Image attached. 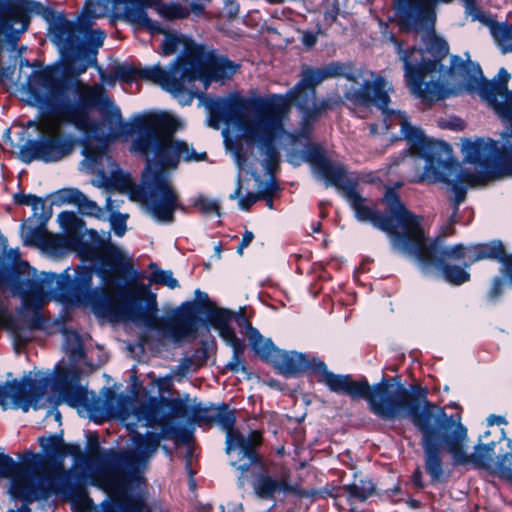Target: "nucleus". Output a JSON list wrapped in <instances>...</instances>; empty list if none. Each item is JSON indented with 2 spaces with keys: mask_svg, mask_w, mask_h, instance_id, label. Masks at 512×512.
<instances>
[{
  "mask_svg": "<svg viewBox=\"0 0 512 512\" xmlns=\"http://www.w3.org/2000/svg\"><path fill=\"white\" fill-rule=\"evenodd\" d=\"M160 26H162L160 24ZM163 32L161 34H165V37H164V40H163V43H162V50H163V54L164 55H172L174 53H176L180 47V45H183L184 49L183 51L179 54L181 55L187 46H190V45H195L194 43H187L185 41V38L181 35H177V34H170V33H165V30L163 27H161ZM152 34H159L158 32H151Z\"/></svg>",
  "mask_w": 512,
  "mask_h": 512,
  "instance_id": "40",
  "label": "nucleus"
},
{
  "mask_svg": "<svg viewBox=\"0 0 512 512\" xmlns=\"http://www.w3.org/2000/svg\"><path fill=\"white\" fill-rule=\"evenodd\" d=\"M88 446H89L90 452L92 454H97L99 452L100 446H99V442H98L97 436L91 435L89 437Z\"/></svg>",
  "mask_w": 512,
  "mask_h": 512,
  "instance_id": "63",
  "label": "nucleus"
},
{
  "mask_svg": "<svg viewBox=\"0 0 512 512\" xmlns=\"http://www.w3.org/2000/svg\"><path fill=\"white\" fill-rule=\"evenodd\" d=\"M360 73L352 63L332 62L322 69H307L302 79L285 94H270L266 97H251L249 104L256 106L259 115L252 123L253 136H262V140L271 147L270 141L285 132L289 120L291 104L300 113V136H309L314 124L329 110L342 102L338 94L328 95L318 100L316 86L326 78L344 77L349 81L358 82Z\"/></svg>",
  "mask_w": 512,
  "mask_h": 512,
  "instance_id": "5",
  "label": "nucleus"
},
{
  "mask_svg": "<svg viewBox=\"0 0 512 512\" xmlns=\"http://www.w3.org/2000/svg\"><path fill=\"white\" fill-rule=\"evenodd\" d=\"M233 319L242 332L247 335L249 344L253 351L258 356L269 355L268 349H271L272 347V340L270 338H264L261 333L251 325L244 313H233Z\"/></svg>",
  "mask_w": 512,
  "mask_h": 512,
  "instance_id": "30",
  "label": "nucleus"
},
{
  "mask_svg": "<svg viewBox=\"0 0 512 512\" xmlns=\"http://www.w3.org/2000/svg\"><path fill=\"white\" fill-rule=\"evenodd\" d=\"M507 445L509 447V451H507L503 455H499L497 459V469L498 471L505 477H508V471L512 470V440L508 439Z\"/></svg>",
  "mask_w": 512,
  "mask_h": 512,
  "instance_id": "49",
  "label": "nucleus"
},
{
  "mask_svg": "<svg viewBox=\"0 0 512 512\" xmlns=\"http://www.w3.org/2000/svg\"><path fill=\"white\" fill-rule=\"evenodd\" d=\"M232 347L233 353L230 361L227 363L226 368L232 372L245 371V367L241 360V355L244 350L243 342L240 339L227 343Z\"/></svg>",
  "mask_w": 512,
  "mask_h": 512,
  "instance_id": "43",
  "label": "nucleus"
},
{
  "mask_svg": "<svg viewBox=\"0 0 512 512\" xmlns=\"http://www.w3.org/2000/svg\"><path fill=\"white\" fill-rule=\"evenodd\" d=\"M41 248L54 256H61L70 250V240L63 236L46 238Z\"/></svg>",
  "mask_w": 512,
  "mask_h": 512,
  "instance_id": "42",
  "label": "nucleus"
},
{
  "mask_svg": "<svg viewBox=\"0 0 512 512\" xmlns=\"http://www.w3.org/2000/svg\"><path fill=\"white\" fill-rule=\"evenodd\" d=\"M82 154L84 155V159L81 162L83 169L92 173H98L103 179V183L93 181L92 184L96 187L107 186L110 180L106 178L103 168V160L106 156V146L101 145L100 147L93 148L86 144L83 147Z\"/></svg>",
  "mask_w": 512,
  "mask_h": 512,
  "instance_id": "31",
  "label": "nucleus"
},
{
  "mask_svg": "<svg viewBox=\"0 0 512 512\" xmlns=\"http://www.w3.org/2000/svg\"><path fill=\"white\" fill-rule=\"evenodd\" d=\"M148 0H85V4L76 21L67 19L63 12H55L44 17L48 22V35L51 42L62 54L81 56L95 55L103 45L106 34L101 29H93L96 19L111 16L122 19L137 28L149 32L162 33L158 21L147 15Z\"/></svg>",
  "mask_w": 512,
  "mask_h": 512,
  "instance_id": "7",
  "label": "nucleus"
},
{
  "mask_svg": "<svg viewBox=\"0 0 512 512\" xmlns=\"http://www.w3.org/2000/svg\"><path fill=\"white\" fill-rule=\"evenodd\" d=\"M426 51L433 56V60L427 59L424 56L425 61H435L437 62V70H439V76H441L444 66L441 64V61L448 55L449 53V45L447 41L436 35H429L425 40ZM425 54V52L423 51Z\"/></svg>",
  "mask_w": 512,
  "mask_h": 512,
  "instance_id": "34",
  "label": "nucleus"
},
{
  "mask_svg": "<svg viewBox=\"0 0 512 512\" xmlns=\"http://www.w3.org/2000/svg\"><path fill=\"white\" fill-rule=\"evenodd\" d=\"M390 41L403 63L405 81L411 94L424 101L431 102L446 99L453 94L438 80L424 82L426 76L434 73L439 74V70H437V62L424 60L422 49L416 47L404 49L393 35L390 36Z\"/></svg>",
  "mask_w": 512,
  "mask_h": 512,
  "instance_id": "14",
  "label": "nucleus"
},
{
  "mask_svg": "<svg viewBox=\"0 0 512 512\" xmlns=\"http://www.w3.org/2000/svg\"><path fill=\"white\" fill-rule=\"evenodd\" d=\"M30 207L32 208L33 214L29 219L48 222L52 216L51 209L46 207L45 201L40 197H36Z\"/></svg>",
  "mask_w": 512,
  "mask_h": 512,
  "instance_id": "46",
  "label": "nucleus"
},
{
  "mask_svg": "<svg viewBox=\"0 0 512 512\" xmlns=\"http://www.w3.org/2000/svg\"><path fill=\"white\" fill-rule=\"evenodd\" d=\"M151 282L175 289L179 287L178 280L174 277L171 270L155 269L151 275Z\"/></svg>",
  "mask_w": 512,
  "mask_h": 512,
  "instance_id": "45",
  "label": "nucleus"
},
{
  "mask_svg": "<svg viewBox=\"0 0 512 512\" xmlns=\"http://www.w3.org/2000/svg\"><path fill=\"white\" fill-rule=\"evenodd\" d=\"M371 80H365L361 85H351L344 97L355 104L375 105L384 114V122L387 129L397 120L395 125L401 128V135L409 145L414 161L424 160L423 171L415 176L414 182L429 184L445 183L452 195L448 198L452 206V213L447 224L443 227L445 234L453 233V225L458 222L459 206L465 202L468 184L467 174H474L467 170L459 169V166L447 158L451 148L448 144L428 138L423 130L413 126L404 112L389 108L390 96L393 87L385 78L370 72Z\"/></svg>",
  "mask_w": 512,
  "mask_h": 512,
  "instance_id": "4",
  "label": "nucleus"
},
{
  "mask_svg": "<svg viewBox=\"0 0 512 512\" xmlns=\"http://www.w3.org/2000/svg\"><path fill=\"white\" fill-rule=\"evenodd\" d=\"M76 221V215L72 211H63L58 215V222L65 228H70Z\"/></svg>",
  "mask_w": 512,
  "mask_h": 512,
  "instance_id": "54",
  "label": "nucleus"
},
{
  "mask_svg": "<svg viewBox=\"0 0 512 512\" xmlns=\"http://www.w3.org/2000/svg\"><path fill=\"white\" fill-rule=\"evenodd\" d=\"M440 125L442 127L450 128V129H453V130H459V129L463 128V124H462L461 120L457 119V118L456 119H452V120H450L448 122L442 121L440 123Z\"/></svg>",
  "mask_w": 512,
  "mask_h": 512,
  "instance_id": "62",
  "label": "nucleus"
},
{
  "mask_svg": "<svg viewBox=\"0 0 512 512\" xmlns=\"http://www.w3.org/2000/svg\"><path fill=\"white\" fill-rule=\"evenodd\" d=\"M129 296L131 299L124 302L120 308L125 319L148 330L156 331L173 342L197 338L199 320L188 309L191 303H183L178 311L159 317L155 298L143 303V300L136 299L133 293L129 292Z\"/></svg>",
  "mask_w": 512,
  "mask_h": 512,
  "instance_id": "12",
  "label": "nucleus"
},
{
  "mask_svg": "<svg viewBox=\"0 0 512 512\" xmlns=\"http://www.w3.org/2000/svg\"><path fill=\"white\" fill-rule=\"evenodd\" d=\"M88 237L89 242H79L77 251L81 258L99 262L97 274L104 282L112 280L113 271H129L131 266L126 253L111 241L109 231L99 233L96 230H89Z\"/></svg>",
  "mask_w": 512,
  "mask_h": 512,
  "instance_id": "18",
  "label": "nucleus"
},
{
  "mask_svg": "<svg viewBox=\"0 0 512 512\" xmlns=\"http://www.w3.org/2000/svg\"><path fill=\"white\" fill-rule=\"evenodd\" d=\"M193 365V361L190 358H185L180 361V363L172 370L173 376L184 377L190 370Z\"/></svg>",
  "mask_w": 512,
  "mask_h": 512,
  "instance_id": "53",
  "label": "nucleus"
},
{
  "mask_svg": "<svg viewBox=\"0 0 512 512\" xmlns=\"http://www.w3.org/2000/svg\"><path fill=\"white\" fill-rule=\"evenodd\" d=\"M53 392L59 396V401L71 407L86 406L88 399L87 389L80 383V374L76 369L62 371L54 378Z\"/></svg>",
  "mask_w": 512,
  "mask_h": 512,
  "instance_id": "25",
  "label": "nucleus"
},
{
  "mask_svg": "<svg viewBox=\"0 0 512 512\" xmlns=\"http://www.w3.org/2000/svg\"><path fill=\"white\" fill-rule=\"evenodd\" d=\"M118 208H119V204L116 203L115 200H113L111 197H107L106 198V203H105V210L110 212L111 215H114V214H119L118 213Z\"/></svg>",
  "mask_w": 512,
  "mask_h": 512,
  "instance_id": "61",
  "label": "nucleus"
},
{
  "mask_svg": "<svg viewBox=\"0 0 512 512\" xmlns=\"http://www.w3.org/2000/svg\"><path fill=\"white\" fill-rule=\"evenodd\" d=\"M450 71L458 73L464 78L467 90L477 91L482 97V88L486 84V79L478 63L464 62L461 57L453 55L451 56Z\"/></svg>",
  "mask_w": 512,
  "mask_h": 512,
  "instance_id": "29",
  "label": "nucleus"
},
{
  "mask_svg": "<svg viewBox=\"0 0 512 512\" xmlns=\"http://www.w3.org/2000/svg\"><path fill=\"white\" fill-rule=\"evenodd\" d=\"M207 107L210 111L209 125L211 127L218 129L220 123H233L245 141L251 142L257 146L260 155V164L265 174L268 176V179L263 181L256 170H251L250 174L257 183V193L261 195V199H266L268 196L278 191L279 186L273 176L274 169L280 160L276 142L288 140L294 143L298 139L307 138L308 136H300V129L296 133H290L285 128V132L282 135L275 136L271 139V147H269L267 142L260 138L261 136H253L252 132H250L252 123L260 112H258L256 106L249 104V98L245 100L227 98L211 99L207 103Z\"/></svg>",
  "mask_w": 512,
  "mask_h": 512,
  "instance_id": "11",
  "label": "nucleus"
},
{
  "mask_svg": "<svg viewBox=\"0 0 512 512\" xmlns=\"http://www.w3.org/2000/svg\"><path fill=\"white\" fill-rule=\"evenodd\" d=\"M51 13L52 9L38 1L0 0V37L14 51L20 35L29 27L31 16L40 15L44 18Z\"/></svg>",
  "mask_w": 512,
  "mask_h": 512,
  "instance_id": "19",
  "label": "nucleus"
},
{
  "mask_svg": "<svg viewBox=\"0 0 512 512\" xmlns=\"http://www.w3.org/2000/svg\"><path fill=\"white\" fill-rule=\"evenodd\" d=\"M32 469L16 463L12 457L0 454V478H10V493L25 504H30L37 496Z\"/></svg>",
  "mask_w": 512,
  "mask_h": 512,
  "instance_id": "22",
  "label": "nucleus"
},
{
  "mask_svg": "<svg viewBox=\"0 0 512 512\" xmlns=\"http://www.w3.org/2000/svg\"><path fill=\"white\" fill-rule=\"evenodd\" d=\"M233 312L224 308H214L207 313V322L218 331L220 337L226 342L239 339L231 327Z\"/></svg>",
  "mask_w": 512,
  "mask_h": 512,
  "instance_id": "32",
  "label": "nucleus"
},
{
  "mask_svg": "<svg viewBox=\"0 0 512 512\" xmlns=\"http://www.w3.org/2000/svg\"><path fill=\"white\" fill-rule=\"evenodd\" d=\"M317 42V35L311 31H304L301 35V43L306 48H312Z\"/></svg>",
  "mask_w": 512,
  "mask_h": 512,
  "instance_id": "56",
  "label": "nucleus"
},
{
  "mask_svg": "<svg viewBox=\"0 0 512 512\" xmlns=\"http://www.w3.org/2000/svg\"><path fill=\"white\" fill-rule=\"evenodd\" d=\"M47 222L28 219L21 225V238L26 246L41 248L46 237L45 229Z\"/></svg>",
  "mask_w": 512,
  "mask_h": 512,
  "instance_id": "33",
  "label": "nucleus"
},
{
  "mask_svg": "<svg viewBox=\"0 0 512 512\" xmlns=\"http://www.w3.org/2000/svg\"><path fill=\"white\" fill-rule=\"evenodd\" d=\"M342 489L348 495L349 499L364 502L374 493L375 486L370 479L355 478L353 483L345 485Z\"/></svg>",
  "mask_w": 512,
  "mask_h": 512,
  "instance_id": "36",
  "label": "nucleus"
},
{
  "mask_svg": "<svg viewBox=\"0 0 512 512\" xmlns=\"http://www.w3.org/2000/svg\"><path fill=\"white\" fill-rule=\"evenodd\" d=\"M491 31L503 53L512 52V25L496 23L491 27Z\"/></svg>",
  "mask_w": 512,
  "mask_h": 512,
  "instance_id": "37",
  "label": "nucleus"
},
{
  "mask_svg": "<svg viewBox=\"0 0 512 512\" xmlns=\"http://www.w3.org/2000/svg\"><path fill=\"white\" fill-rule=\"evenodd\" d=\"M454 1L455 0H403L401 10L402 17L411 30H428L434 27L437 6L450 4ZM461 1L466 11L472 13L475 9V1Z\"/></svg>",
  "mask_w": 512,
  "mask_h": 512,
  "instance_id": "21",
  "label": "nucleus"
},
{
  "mask_svg": "<svg viewBox=\"0 0 512 512\" xmlns=\"http://www.w3.org/2000/svg\"><path fill=\"white\" fill-rule=\"evenodd\" d=\"M465 252L467 253L466 262H464L465 267H469L471 264L483 259L498 260L503 264L505 273L512 284V254H505L504 247L500 241L465 247Z\"/></svg>",
  "mask_w": 512,
  "mask_h": 512,
  "instance_id": "27",
  "label": "nucleus"
},
{
  "mask_svg": "<svg viewBox=\"0 0 512 512\" xmlns=\"http://www.w3.org/2000/svg\"><path fill=\"white\" fill-rule=\"evenodd\" d=\"M409 251L402 254L413 258L420 266L423 273L428 274L431 268H436L443 279L453 285H461L470 279V274L462 267L450 265L448 260L463 259L466 262L465 246L456 244L445 246L443 238L437 237L430 243L427 242L422 226L419 235L413 237L409 243Z\"/></svg>",
  "mask_w": 512,
  "mask_h": 512,
  "instance_id": "13",
  "label": "nucleus"
},
{
  "mask_svg": "<svg viewBox=\"0 0 512 512\" xmlns=\"http://www.w3.org/2000/svg\"><path fill=\"white\" fill-rule=\"evenodd\" d=\"M169 409L184 415L186 406L179 398H150L145 404L135 406L129 398H122L117 415L133 433L125 450L110 449L100 456V463L110 473L109 492L120 500H127L128 491L141 493L145 487L144 474L156 455L162 440H176L188 444L192 430L180 427Z\"/></svg>",
  "mask_w": 512,
  "mask_h": 512,
  "instance_id": "1",
  "label": "nucleus"
},
{
  "mask_svg": "<svg viewBox=\"0 0 512 512\" xmlns=\"http://www.w3.org/2000/svg\"><path fill=\"white\" fill-rule=\"evenodd\" d=\"M49 382L47 377L32 379L25 376L20 381L13 380L0 385V407L3 410L21 409L25 413L31 407L35 410L42 408Z\"/></svg>",
  "mask_w": 512,
  "mask_h": 512,
  "instance_id": "20",
  "label": "nucleus"
},
{
  "mask_svg": "<svg viewBox=\"0 0 512 512\" xmlns=\"http://www.w3.org/2000/svg\"><path fill=\"white\" fill-rule=\"evenodd\" d=\"M32 475L33 484L37 490L34 501L46 498L51 493L72 495L75 492L76 479L70 470L64 469L61 462H55L53 467L41 477L35 470H32Z\"/></svg>",
  "mask_w": 512,
  "mask_h": 512,
  "instance_id": "24",
  "label": "nucleus"
},
{
  "mask_svg": "<svg viewBox=\"0 0 512 512\" xmlns=\"http://www.w3.org/2000/svg\"><path fill=\"white\" fill-rule=\"evenodd\" d=\"M36 195L33 194H24L22 192L15 193L13 198L14 202L18 205H27L30 206L33 201L36 199Z\"/></svg>",
  "mask_w": 512,
  "mask_h": 512,
  "instance_id": "55",
  "label": "nucleus"
},
{
  "mask_svg": "<svg viewBox=\"0 0 512 512\" xmlns=\"http://www.w3.org/2000/svg\"><path fill=\"white\" fill-rule=\"evenodd\" d=\"M66 455L72 456L77 464H82L87 461V456L82 452L78 444H64L57 462L63 463V459Z\"/></svg>",
  "mask_w": 512,
  "mask_h": 512,
  "instance_id": "48",
  "label": "nucleus"
},
{
  "mask_svg": "<svg viewBox=\"0 0 512 512\" xmlns=\"http://www.w3.org/2000/svg\"><path fill=\"white\" fill-rule=\"evenodd\" d=\"M111 180L115 183H120L122 187H127L129 184V175L125 174L115 163H111Z\"/></svg>",
  "mask_w": 512,
  "mask_h": 512,
  "instance_id": "51",
  "label": "nucleus"
},
{
  "mask_svg": "<svg viewBox=\"0 0 512 512\" xmlns=\"http://www.w3.org/2000/svg\"><path fill=\"white\" fill-rule=\"evenodd\" d=\"M510 77L509 72L505 68H500L493 81L486 80V84L482 88V95L508 92L507 84Z\"/></svg>",
  "mask_w": 512,
  "mask_h": 512,
  "instance_id": "39",
  "label": "nucleus"
},
{
  "mask_svg": "<svg viewBox=\"0 0 512 512\" xmlns=\"http://www.w3.org/2000/svg\"><path fill=\"white\" fill-rule=\"evenodd\" d=\"M287 161L293 166H299L303 162L311 164L313 173L320 180L325 182L326 187H330L333 180V174L341 170L344 166L331 161L321 150L310 148L299 152H290L287 155Z\"/></svg>",
  "mask_w": 512,
  "mask_h": 512,
  "instance_id": "26",
  "label": "nucleus"
},
{
  "mask_svg": "<svg viewBox=\"0 0 512 512\" xmlns=\"http://www.w3.org/2000/svg\"><path fill=\"white\" fill-rule=\"evenodd\" d=\"M194 206L205 215L216 214L220 216V207L217 200L206 198L202 195L194 200Z\"/></svg>",
  "mask_w": 512,
  "mask_h": 512,
  "instance_id": "47",
  "label": "nucleus"
},
{
  "mask_svg": "<svg viewBox=\"0 0 512 512\" xmlns=\"http://www.w3.org/2000/svg\"><path fill=\"white\" fill-rule=\"evenodd\" d=\"M158 14L166 20L183 19L188 17L189 10L179 3H162L157 7Z\"/></svg>",
  "mask_w": 512,
  "mask_h": 512,
  "instance_id": "41",
  "label": "nucleus"
},
{
  "mask_svg": "<svg viewBox=\"0 0 512 512\" xmlns=\"http://www.w3.org/2000/svg\"><path fill=\"white\" fill-rule=\"evenodd\" d=\"M199 417L216 423L226 433L225 451L228 455L236 454L237 458L231 460V465L241 472L238 477V484L240 487L244 486V472L258 462V456L255 452L256 439L246 437L239 431L234 430L236 417L225 403L200 409Z\"/></svg>",
  "mask_w": 512,
  "mask_h": 512,
  "instance_id": "15",
  "label": "nucleus"
},
{
  "mask_svg": "<svg viewBox=\"0 0 512 512\" xmlns=\"http://www.w3.org/2000/svg\"><path fill=\"white\" fill-rule=\"evenodd\" d=\"M269 355L260 358L272 361L278 371L291 377L300 373L311 371L318 374V382L324 384L332 393L345 395L352 400H366L369 410L378 418H389L395 415V401L392 399L400 380L395 377L370 385L365 377L354 380L350 374H335L328 370L327 365L319 358L299 353L284 351L277 348L272 342Z\"/></svg>",
  "mask_w": 512,
  "mask_h": 512,
  "instance_id": "9",
  "label": "nucleus"
},
{
  "mask_svg": "<svg viewBox=\"0 0 512 512\" xmlns=\"http://www.w3.org/2000/svg\"><path fill=\"white\" fill-rule=\"evenodd\" d=\"M38 442L45 452L51 453L54 457L59 459L64 445L61 435L54 434L48 437H39Z\"/></svg>",
  "mask_w": 512,
  "mask_h": 512,
  "instance_id": "44",
  "label": "nucleus"
},
{
  "mask_svg": "<svg viewBox=\"0 0 512 512\" xmlns=\"http://www.w3.org/2000/svg\"><path fill=\"white\" fill-rule=\"evenodd\" d=\"M92 278L93 275L90 270H77L74 279L71 280L68 294L72 303L88 306L98 316L106 317L118 314L122 320H125L120 312V308L124 302L131 299L126 292L133 293L136 299L142 300L135 291L122 289L118 293L122 303L117 307L113 296L109 292L104 288L92 287ZM126 321L129 320L126 319Z\"/></svg>",
  "mask_w": 512,
  "mask_h": 512,
  "instance_id": "17",
  "label": "nucleus"
},
{
  "mask_svg": "<svg viewBox=\"0 0 512 512\" xmlns=\"http://www.w3.org/2000/svg\"><path fill=\"white\" fill-rule=\"evenodd\" d=\"M253 491L264 500H272L280 494L302 495L299 484L291 480V471L287 468L279 472H260L253 481Z\"/></svg>",
  "mask_w": 512,
  "mask_h": 512,
  "instance_id": "23",
  "label": "nucleus"
},
{
  "mask_svg": "<svg viewBox=\"0 0 512 512\" xmlns=\"http://www.w3.org/2000/svg\"><path fill=\"white\" fill-rule=\"evenodd\" d=\"M128 215L126 214H114L110 216V222L111 227L115 233L116 236L122 237L124 236L127 227H126V221H127Z\"/></svg>",
  "mask_w": 512,
  "mask_h": 512,
  "instance_id": "50",
  "label": "nucleus"
},
{
  "mask_svg": "<svg viewBox=\"0 0 512 512\" xmlns=\"http://www.w3.org/2000/svg\"><path fill=\"white\" fill-rule=\"evenodd\" d=\"M53 203L56 205L73 204L83 215L93 216L97 219L105 218L104 210L77 188H64L57 191Z\"/></svg>",
  "mask_w": 512,
  "mask_h": 512,
  "instance_id": "28",
  "label": "nucleus"
},
{
  "mask_svg": "<svg viewBox=\"0 0 512 512\" xmlns=\"http://www.w3.org/2000/svg\"><path fill=\"white\" fill-rule=\"evenodd\" d=\"M238 68L239 65L214 50L190 45L171 62L168 69L157 63L140 68L121 67L118 74L125 79L138 76L157 84L185 106L201 95L195 85L197 80L202 81L203 89L206 90L212 81L224 83L229 80Z\"/></svg>",
  "mask_w": 512,
  "mask_h": 512,
  "instance_id": "8",
  "label": "nucleus"
},
{
  "mask_svg": "<svg viewBox=\"0 0 512 512\" xmlns=\"http://www.w3.org/2000/svg\"><path fill=\"white\" fill-rule=\"evenodd\" d=\"M153 383L158 387L160 391H164L171 386L172 377L168 375L165 377L156 378L153 380Z\"/></svg>",
  "mask_w": 512,
  "mask_h": 512,
  "instance_id": "59",
  "label": "nucleus"
},
{
  "mask_svg": "<svg viewBox=\"0 0 512 512\" xmlns=\"http://www.w3.org/2000/svg\"><path fill=\"white\" fill-rule=\"evenodd\" d=\"M25 89L30 105L81 132L88 133L98 128V123L91 119L94 110H98L111 126L123 124L119 107L108 97L103 85H89L77 78H66L58 67L33 70Z\"/></svg>",
  "mask_w": 512,
  "mask_h": 512,
  "instance_id": "6",
  "label": "nucleus"
},
{
  "mask_svg": "<svg viewBox=\"0 0 512 512\" xmlns=\"http://www.w3.org/2000/svg\"><path fill=\"white\" fill-rule=\"evenodd\" d=\"M239 5L233 0H225L224 12L229 18H233L238 14Z\"/></svg>",
  "mask_w": 512,
  "mask_h": 512,
  "instance_id": "58",
  "label": "nucleus"
},
{
  "mask_svg": "<svg viewBox=\"0 0 512 512\" xmlns=\"http://www.w3.org/2000/svg\"><path fill=\"white\" fill-rule=\"evenodd\" d=\"M409 394L404 384L399 382L392 397L396 404L395 415L382 418L384 421H395L408 418L421 433V445L424 451L425 470L432 482L443 479L442 445L452 457L454 466L472 465L474 468H488L495 453V442L478 444L473 453H468L467 428L455 422L453 416L448 417L445 410L428 400L426 388L411 385Z\"/></svg>",
  "mask_w": 512,
  "mask_h": 512,
  "instance_id": "3",
  "label": "nucleus"
},
{
  "mask_svg": "<svg viewBox=\"0 0 512 512\" xmlns=\"http://www.w3.org/2000/svg\"><path fill=\"white\" fill-rule=\"evenodd\" d=\"M15 74V65H10L6 67H0V81H13V77Z\"/></svg>",
  "mask_w": 512,
  "mask_h": 512,
  "instance_id": "57",
  "label": "nucleus"
},
{
  "mask_svg": "<svg viewBox=\"0 0 512 512\" xmlns=\"http://www.w3.org/2000/svg\"><path fill=\"white\" fill-rule=\"evenodd\" d=\"M330 186L341 191L360 222H370L375 228L388 234L391 246L395 251H409V243L419 235L423 218L415 215L406 208L394 188H387L382 202L387 212L381 213L366 204L356 190L357 183L347 176L343 167L335 171Z\"/></svg>",
  "mask_w": 512,
  "mask_h": 512,
  "instance_id": "10",
  "label": "nucleus"
},
{
  "mask_svg": "<svg viewBox=\"0 0 512 512\" xmlns=\"http://www.w3.org/2000/svg\"><path fill=\"white\" fill-rule=\"evenodd\" d=\"M230 200L238 199V207L243 211H248L250 207L261 199V195L258 193H247L246 195H242V184H241V176L240 173L237 176L236 180V188L229 195Z\"/></svg>",
  "mask_w": 512,
  "mask_h": 512,
  "instance_id": "38",
  "label": "nucleus"
},
{
  "mask_svg": "<svg viewBox=\"0 0 512 512\" xmlns=\"http://www.w3.org/2000/svg\"><path fill=\"white\" fill-rule=\"evenodd\" d=\"M412 481L415 484V486H417L419 488H423L424 487V484L422 482V472L419 469H417L413 473Z\"/></svg>",
  "mask_w": 512,
  "mask_h": 512,
  "instance_id": "64",
  "label": "nucleus"
},
{
  "mask_svg": "<svg viewBox=\"0 0 512 512\" xmlns=\"http://www.w3.org/2000/svg\"><path fill=\"white\" fill-rule=\"evenodd\" d=\"M40 135L28 140L20 149L24 162L41 160L45 163L61 161L69 156L75 145V137L62 131L60 122L56 119H43L37 123Z\"/></svg>",
  "mask_w": 512,
  "mask_h": 512,
  "instance_id": "16",
  "label": "nucleus"
},
{
  "mask_svg": "<svg viewBox=\"0 0 512 512\" xmlns=\"http://www.w3.org/2000/svg\"><path fill=\"white\" fill-rule=\"evenodd\" d=\"M190 8L194 15L200 16L204 13L205 6L200 0H192Z\"/></svg>",
  "mask_w": 512,
  "mask_h": 512,
  "instance_id": "60",
  "label": "nucleus"
},
{
  "mask_svg": "<svg viewBox=\"0 0 512 512\" xmlns=\"http://www.w3.org/2000/svg\"><path fill=\"white\" fill-rule=\"evenodd\" d=\"M178 120L166 113L139 115L131 123V151L146 160L142 174L143 206L157 223L172 224L175 212H186L180 195L170 180L168 170H176L181 160L199 162L207 153H197L187 142L176 139Z\"/></svg>",
  "mask_w": 512,
  "mask_h": 512,
  "instance_id": "2",
  "label": "nucleus"
},
{
  "mask_svg": "<svg viewBox=\"0 0 512 512\" xmlns=\"http://www.w3.org/2000/svg\"><path fill=\"white\" fill-rule=\"evenodd\" d=\"M63 349L72 364H78L85 356L84 345L80 335L75 331L63 330Z\"/></svg>",
  "mask_w": 512,
  "mask_h": 512,
  "instance_id": "35",
  "label": "nucleus"
},
{
  "mask_svg": "<svg viewBox=\"0 0 512 512\" xmlns=\"http://www.w3.org/2000/svg\"><path fill=\"white\" fill-rule=\"evenodd\" d=\"M504 281L500 277L494 278L492 285L490 287V290L488 292V299L491 302H496L498 298L502 294V287H503Z\"/></svg>",
  "mask_w": 512,
  "mask_h": 512,
  "instance_id": "52",
  "label": "nucleus"
}]
</instances>
